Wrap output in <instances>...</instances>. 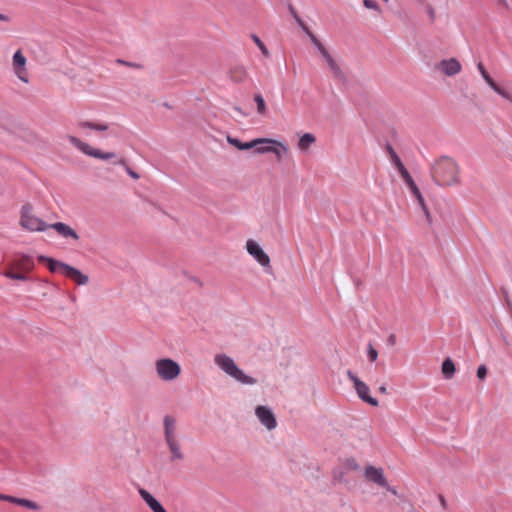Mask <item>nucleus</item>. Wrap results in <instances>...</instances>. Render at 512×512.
<instances>
[{"mask_svg": "<svg viewBox=\"0 0 512 512\" xmlns=\"http://www.w3.org/2000/svg\"><path fill=\"white\" fill-rule=\"evenodd\" d=\"M487 375V369L485 367V365H480L477 369V377L479 379H484Z\"/></svg>", "mask_w": 512, "mask_h": 512, "instance_id": "nucleus-36", "label": "nucleus"}, {"mask_svg": "<svg viewBox=\"0 0 512 512\" xmlns=\"http://www.w3.org/2000/svg\"><path fill=\"white\" fill-rule=\"evenodd\" d=\"M34 268V261L30 256L21 255L12 262V269L28 273Z\"/></svg>", "mask_w": 512, "mask_h": 512, "instance_id": "nucleus-18", "label": "nucleus"}, {"mask_svg": "<svg viewBox=\"0 0 512 512\" xmlns=\"http://www.w3.org/2000/svg\"><path fill=\"white\" fill-rule=\"evenodd\" d=\"M433 181L440 187L460 184V167L451 157L443 156L435 160L430 168Z\"/></svg>", "mask_w": 512, "mask_h": 512, "instance_id": "nucleus-1", "label": "nucleus"}, {"mask_svg": "<svg viewBox=\"0 0 512 512\" xmlns=\"http://www.w3.org/2000/svg\"><path fill=\"white\" fill-rule=\"evenodd\" d=\"M38 261L43 264H46L50 272L65 275L73 282H75L77 285H86L89 281V277L87 275L83 274L80 270L61 261L43 255H40L38 257Z\"/></svg>", "mask_w": 512, "mask_h": 512, "instance_id": "nucleus-2", "label": "nucleus"}, {"mask_svg": "<svg viewBox=\"0 0 512 512\" xmlns=\"http://www.w3.org/2000/svg\"><path fill=\"white\" fill-rule=\"evenodd\" d=\"M9 20L10 18L7 15L0 13V21L8 22Z\"/></svg>", "mask_w": 512, "mask_h": 512, "instance_id": "nucleus-45", "label": "nucleus"}, {"mask_svg": "<svg viewBox=\"0 0 512 512\" xmlns=\"http://www.w3.org/2000/svg\"><path fill=\"white\" fill-rule=\"evenodd\" d=\"M363 4L368 9L380 11L379 5L374 0H363Z\"/></svg>", "mask_w": 512, "mask_h": 512, "instance_id": "nucleus-34", "label": "nucleus"}, {"mask_svg": "<svg viewBox=\"0 0 512 512\" xmlns=\"http://www.w3.org/2000/svg\"><path fill=\"white\" fill-rule=\"evenodd\" d=\"M291 12L296 19L297 23L304 30V32L309 36L311 42L317 48L329 69L334 73L335 76H339L341 74V69L337 62L334 60L329 51L325 48V46L319 41V39L311 32V30L307 27V25L302 21V19L298 16L293 8H291Z\"/></svg>", "mask_w": 512, "mask_h": 512, "instance_id": "nucleus-6", "label": "nucleus"}, {"mask_svg": "<svg viewBox=\"0 0 512 512\" xmlns=\"http://www.w3.org/2000/svg\"><path fill=\"white\" fill-rule=\"evenodd\" d=\"M455 364L450 358H447L442 363V373L446 379H451L455 373Z\"/></svg>", "mask_w": 512, "mask_h": 512, "instance_id": "nucleus-25", "label": "nucleus"}, {"mask_svg": "<svg viewBox=\"0 0 512 512\" xmlns=\"http://www.w3.org/2000/svg\"><path fill=\"white\" fill-rule=\"evenodd\" d=\"M388 342L391 344V345H394L395 342H396V337L395 335H390L389 338H388Z\"/></svg>", "mask_w": 512, "mask_h": 512, "instance_id": "nucleus-44", "label": "nucleus"}, {"mask_svg": "<svg viewBox=\"0 0 512 512\" xmlns=\"http://www.w3.org/2000/svg\"><path fill=\"white\" fill-rule=\"evenodd\" d=\"M12 68L16 77L23 83H29L27 59L21 50H17L12 58Z\"/></svg>", "mask_w": 512, "mask_h": 512, "instance_id": "nucleus-10", "label": "nucleus"}, {"mask_svg": "<svg viewBox=\"0 0 512 512\" xmlns=\"http://www.w3.org/2000/svg\"><path fill=\"white\" fill-rule=\"evenodd\" d=\"M164 435L171 453V460H182L184 458V454L181 450L180 441L177 436L176 420L171 416H165L164 418Z\"/></svg>", "mask_w": 512, "mask_h": 512, "instance_id": "nucleus-5", "label": "nucleus"}, {"mask_svg": "<svg viewBox=\"0 0 512 512\" xmlns=\"http://www.w3.org/2000/svg\"><path fill=\"white\" fill-rule=\"evenodd\" d=\"M390 159L397 168L399 174L402 173V171L407 170L406 167L403 165L400 157L397 155V153H393L392 158Z\"/></svg>", "mask_w": 512, "mask_h": 512, "instance_id": "nucleus-31", "label": "nucleus"}, {"mask_svg": "<svg viewBox=\"0 0 512 512\" xmlns=\"http://www.w3.org/2000/svg\"><path fill=\"white\" fill-rule=\"evenodd\" d=\"M410 192L416 198V200H417L418 204L420 205L422 211L424 212L427 220L430 221V212L427 208V205L425 203V200H424L419 188L417 186H415L414 188L410 189Z\"/></svg>", "mask_w": 512, "mask_h": 512, "instance_id": "nucleus-24", "label": "nucleus"}, {"mask_svg": "<svg viewBox=\"0 0 512 512\" xmlns=\"http://www.w3.org/2000/svg\"><path fill=\"white\" fill-rule=\"evenodd\" d=\"M14 504L26 507L31 510L39 509V505L37 503H35L31 500H28V499L17 498V500H14Z\"/></svg>", "mask_w": 512, "mask_h": 512, "instance_id": "nucleus-28", "label": "nucleus"}, {"mask_svg": "<svg viewBox=\"0 0 512 512\" xmlns=\"http://www.w3.org/2000/svg\"><path fill=\"white\" fill-rule=\"evenodd\" d=\"M400 176L402 177L405 184L408 186L409 190L417 186L408 170L402 171V173H400Z\"/></svg>", "mask_w": 512, "mask_h": 512, "instance_id": "nucleus-29", "label": "nucleus"}, {"mask_svg": "<svg viewBox=\"0 0 512 512\" xmlns=\"http://www.w3.org/2000/svg\"><path fill=\"white\" fill-rule=\"evenodd\" d=\"M0 500H5V501H9L11 503H14V500H17V498L13 497V496L0 494Z\"/></svg>", "mask_w": 512, "mask_h": 512, "instance_id": "nucleus-39", "label": "nucleus"}, {"mask_svg": "<svg viewBox=\"0 0 512 512\" xmlns=\"http://www.w3.org/2000/svg\"><path fill=\"white\" fill-rule=\"evenodd\" d=\"M270 153L274 154L276 159L278 161H280L283 157V154H285L286 152H283V150L280 147H278L277 145H274L273 149H272V151H270Z\"/></svg>", "mask_w": 512, "mask_h": 512, "instance_id": "nucleus-32", "label": "nucleus"}, {"mask_svg": "<svg viewBox=\"0 0 512 512\" xmlns=\"http://www.w3.org/2000/svg\"><path fill=\"white\" fill-rule=\"evenodd\" d=\"M67 139L70 142V144H72L74 147H76L79 151H81L83 154L87 156L101 160L112 159L116 156V154L113 152H103L99 149H96L75 136L68 135Z\"/></svg>", "mask_w": 512, "mask_h": 512, "instance_id": "nucleus-8", "label": "nucleus"}, {"mask_svg": "<svg viewBox=\"0 0 512 512\" xmlns=\"http://www.w3.org/2000/svg\"><path fill=\"white\" fill-rule=\"evenodd\" d=\"M255 414L259 421L264 425L268 430H272L276 428L277 421L273 414V412L267 408L266 406H257L255 409Z\"/></svg>", "mask_w": 512, "mask_h": 512, "instance_id": "nucleus-15", "label": "nucleus"}, {"mask_svg": "<svg viewBox=\"0 0 512 512\" xmlns=\"http://www.w3.org/2000/svg\"><path fill=\"white\" fill-rule=\"evenodd\" d=\"M227 141L229 144H231L232 146H234L235 148H237L239 150H248V149H252L254 146L259 145V144L273 142L272 138H256L249 142L243 143L240 140L233 138L231 136L227 137Z\"/></svg>", "mask_w": 512, "mask_h": 512, "instance_id": "nucleus-16", "label": "nucleus"}, {"mask_svg": "<svg viewBox=\"0 0 512 512\" xmlns=\"http://www.w3.org/2000/svg\"><path fill=\"white\" fill-rule=\"evenodd\" d=\"M348 377L353 382L354 388L359 398H361L364 402L370 404L371 406L377 407L379 405L378 400L370 396V390L366 383L358 379L351 372H348Z\"/></svg>", "mask_w": 512, "mask_h": 512, "instance_id": "nucleus-11", "label": "nucleus"}, {"mask_svg": "<svg viewBox=\"0 0 512 512\" xmlns=\"http://www.w3.org/2000/svg\"><path fill=\"white\" fill-rule=\"evenodd\" d=\"M77 126L81 130L91 129L97 132H104L109 129V124L105 122L79 121Z\"/></svg>", "mask_w": 512, "mask_h": 512, "instance_id": "nucleus-22", "label": "nucleus"}, {"mask_svg": "<svg viewBox=\"0 0 512 512\" xmlns=\"http://www.w3.org/2000/svg\"><path fill=\"white\" fill-rule=\"evenodd\" d=\"M19 225L29 232H43L49 228V225L36 215L34 207L30 203L21 207Z\"/></svg>", "mask_w": 512, "mask_h": 512, "instance_id": "nucleus-4", "label": "nucleus"}, {"mask_svg": "<svg viewBox=\"0 0 512 512\" xmlns=\"http://www.w3.org/2000/svg\"><path fill=\"white\" fill-rule=\"evenodd\" d=\"M387 153H388L389 157L392 158L393 153H396V152H395V150L393 149L392 146L388 145L387 146Z\"/></svg>", "mask_w": 512, "mask_h": 512, "instance_id": "nucleus-43", "label": "nucleus"}, {"mask_svg": "<svg viewBox=\"0 0 512 512\" xmlns=\"http://www.w3.org/2000/svg\"><path fill=\"white\" fill-rule=\"evenodd\" d=\"M272 141H273L272 143H264V144H259V145L254 146L253 147L255 149L254 152L256 154L270 153V151H272L274 145H277L278 147H280L283 150V152H288V147L285 143L275 140V139H272Z\"/></svg>", "mask_w": 512, "mask_h": 512, "instance_id": "nucleus-20", "label": "nucleus"}, {"mask_svg": "<svg viewBox=\"0 0 512 512\" xmlns=\"http://www.w3.org/2000/svg\"><path fill=\"white\" fill-rule=\"evenodd\" d=\"M49 228L55 230L58 233V235L65 239H72L74 242H77L79 240V235L76 232V230L65 223H53L49 225Z\"/></svg>", "mask_w": 512, "mask_h": 512, "instance_id": "nucleus-17", "label": "nucleus"}, {"mask_svg": "<svg viewBox=\"0 0 512 512\" xmlns=\"http://www.w3.org/2000/svg\"><path fill=\"white\" fill-rule=\"evenodd\" d=\"M15 269H8L4 272V276L10 278V279H15V280H21V281H24L26 280V276H25V273L22 272V271H14Z\"/></svg>", "mask_w": 512, "mask_h": 512, "instance_id": "nucleus-27", "label": "nucleus"}, {"mask_svg": "<svg viewBox=\"0 0 512 512\" xmlns=\"http://www.w3.org/2000/svg\"><path fill=\"white\" fill-rule=\"evenodd\" d=\"M139 494L153 512H166L164 507L145 489H140Z\"/></svg>", "mask_w": 512, "mask_h": 512, "instance_id": "nucleus-19", "label": "nucleus"}, {"mask_svg": "<svg viewBox=\"0 0 512 512\" xmlns=\"http://www.w3.org/2000/svg\"><path fill=\"white\" fill-rule=\"evenodd\" d=\"M126 171L127 173L134 179H139L140 176L138 173H136L135 171H133L130 167H126Z\"/></svg>", "mask_w": 512, "mask_h": 512, "instance_id": "nucleus-40", "label": "nucleus"}, {"mask_svg": "<svg viewBox=\"0 0 512 512\" xmlns=\"http://www.w3.org/2000/svg\"><path fill=\"white\" fill-rule=\"evenodd\" d=\"M364 477L367 481L378 486H387V479L382 468L373 465H367L364 469Z\"/></svg>", "mask_w": 512, "mask_h": 512, "instance_id": "nucleus-13", "label": "nucleus"}, {"mask_svg": "<svg viewBox=\"0 0 512 512\" xmlns=\"http://www.w3.org/2000/svg\"><path fill=\"white\" fill-rule=\"evenodd\" d=\"M215 364L227 375L240 382L241 384L254 385L257 380L246 375L234 362V360L226 354H216L214 357Z\"/></svg>", "mask_w": 512, "mask_h": 512, "instance_id": "nucleus-3", "label": "nucleus"}, {"mask_svg": "<svg viewBox=\"0 0 512 512\" xmlns=\"http://www.w3.org/2000/svg\"><path fill=\"white\" fill-rule=\"evenodd\" d=\"M254 101L257 106V113L261 116H265L267 114V107L264 98L260 94H256Z\"/></svg>", "mask_w": 512, "mask_h": 512, "instance_id": "nucleus-26", "label": "nucleus"}, {"mask_svg": "<svg viewBox=\"0 0 512 512\" xmlns=\"http://www.w3.org/2000/svg\"><path fill=\"white\" fill-rule=\"evenodd\" d=\"M247 252L264 268L266 272H270L271 261L269 255L260 247V245L250 239L246 242Z\"/></svg>", "mask_w": 512, "mask_h": 512, "instance_id": "nucleus-9", "label": "nucleus"}, {"mask_svg": "<svg viewBox=\"0 0 512 512\" xmlns=\"http://www.w3.org/2000/svg\"><path fill=\"white\" fill-rule=\"evenodd\" d=\"M436 69L446 76H455L461 72L462 65L456 58H449L441 60L436 65Z\"/></svg>", "mask_w": 512, "mask_h": 512, "instance_id": "nucleus-14", "label": "nucleus"}, {"mask_svg": "<svg viewBox=\"0 0 512 512\" xmlns=\"http://www.w3.org/2000/svg\"><path fill=\"white\" fill-rule=\"evenodd\" d=\"M384 2H388L389 0H383Z\"/></svg>", "mask_w": 512, "mask_h": 512, "instance_id": "nucleus-47", "label": "nucleus"}, {"mask_svg": "<svg viewBox=\"0 0 512 512\" xmlns=\"http://www.w3.org/2000/svg\"><path fill=\"white\" fill-rule=\"evenodd\" d=\"M427 12L430 17V20L433 22L436 18V12L435 9L432 6L427 7Z\"/></svg>", "mask_w": 512, "mask_h": 512, "instance_id": "nucleus-38", "label": "nucleus"}, {"mask_svg": "<svg viewBox=\"0 0 512 512\" xmlns=\"http://www.w3.org/2000/svg\"><path fill=\"white\" fill-rule=\"evenodd\" d=\"M368 357H369L370 361H372V362L376 361V359L378 357V352L373 348L372 345H369Z\"/></svg>", "mask_w": 512, "mask_h": 512, "instance_id": "nucleus-35", "label": "nucleus"}, {"mask_svg": "<svg viewBox=\"0 0 512 512\" xmlns=\"http://www.w3.org/2000/svg\"><path fill=\"white\" fill-rule=\"evenodd\" d=\"M494 3L499 9H503V10L510 9L508 0H494Z\"/></svg>", "mask_w": 512, "mask_h": 512, "instance_id": "nucleus-33", "label": "nucleus"}, {"mask_svg": "<svg viewBox=\"0 0 512 512\" xmlns=\"http://www.w3.org/2000/svg\"><path fill=\"white\" fill-rule=\"evenodd\" d=\"M252 39L254 41V43L258 46V48L261 50L262 54L265 56V57H269V51L267 49V47L265 46V44L261 41V39L257 36V35H252Z\"/></svg>", "mask_w": 512, "mask_h": 512, "instance_id": "nucleus-30", "label": "nucleus"}, {"mask_svg": "<svg viewBox=\"0 0 512 512\" xmlns=\"http://www.w3.org/2000/svg\"><path fill=\"white\" fill-rule=\"evenodd\" d=\"M117 63L121 64V65H125L127 67H131V68H136V69L141 68V66L139 64H137V63L127 62V61H124V60H121V59H118Z\"/></svg>", "mask_w": 512, "mask_h": 512, "instance_id": "nucleus-37", "label": "nucleus"}, {"mask_svg": "<svg viewBox=\"0 0 512 512\" xmlns=\"http://www.w3.org/2000/svg\"><path fill=\"white\" fill-rule=\"evenodd\" d=\"M477 68L481 74V76L483 77V79L485 80V82L489 85V87L494 91L496 92L499 96H501L503 99L507 100L508 102H510L512 104V94L507 91L506 89H504L503 87H501L500 85H498L492 78L491 76L489 75V73L487 72V70L485 69L484 65L482 62H479L477 64Z\"/></svg>", "mask_w": 512, "mask_h": 512, "instance_id": "nucleus-12", "label": "nucleus"}, {"mask_svg": "<svg viewBox=\"0 0 512 512\" xmlns=\"http://www.w3.org/2000/svg\"><path fill=\"white\" fill-rule=\"evenodd\" d=\"M439 501H440V504H441L442 508L446 509L447 508V502H446L445 498L443 497V495H439Z\"/></svg>", "mask_w": 512, "mask_h": 512, "instance_id": "nucleus-41", "label": "nucleus"}, {"mask_svg": "<svg viewBox=\"0 0 512 512\" xmlns=\"http://www.w3.org/2000/svg\"><path fill=\"white\" fill-rule=\"evenodd\" d=\"M230 79L235 83H242L248 77V72L243 65H235L230 69Z\"/></svg>", "mask_w": 512, "mask_h": 512, "instance_id": "nucleus-21", "label": "nucleus"}, {"mask_svg": "<svg viewBox=\"0 0 512 512\" xmlns=\"http://www.w3.org/2000/svg\"><path fill=\"white\" fill-rule=\"evenodd\" d=\"M382 487H383V488H386V489H387V491L391 492L392 494L397 495V491H396V489H395V488H393V487H391V486H389V484H388V483H387V486H382Z\"/></svg>", "mask_w": 512, "mask_h": 512, "instance_id": "nucleus-42", "label": "nucleus"}, {"mask_svg": "<svg viewBox=\"0 0 512 512\" xmlns=\"http://www.w3.org/2000/svg\"><path fill=\"white\" fill-rule=\"evenodd\" d=\"M379 392L382 393V394H387V389H386V386H380L379 387Z\"/></svg>", "mask_w": 512, "mask_h": 512, "instance_id": "nucleus-46", "label": "nucleus"}, {"mask_svg": "<svg viewBox=\"0 0 512 512\" xmlns=\"http://www.w3.org/2000/svg\"><path fill=\"white\" fill-rule=\"evenodd\" d=\"M155 368L157 375L164 381H172L181 373L180 365L169 358H162L156 361Z\"/></svg>", "mask_w": 512, "mask_h": 512, "instance_id": "nucleus-7", "label": "nucleus"}, {"mask_svg": "<svg viewBox=\"0 0 512 512\" xmlns=\"http://www.w3.org/2000/svg\"><path fill=\"white\" fill-rule=\"evenodd\" d=\"M316 142V137L312 133H305L299 138L298 148L306 152Z\"/></svg>", "mask_w": 512, "mask_h": 512, "instance_id": "nucleus-23", "label": "nucleus"}]
</instances>
